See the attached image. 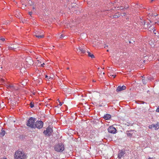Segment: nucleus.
Listing matches in <instances>:
<instances>
[{"instance_id": "obj_1", "label": "nucleus", "mask_w": 159, "mask_h": 159, "mask_svg": "<svg viewBox=\"0 0 159 159\" xmlns=\"http://www.w3.org/2000/svg\"><path fill=\"white\" fill-rule=\"evenodd\" d=\"M14 157L15 159H26V155L23 152L17 151L15 152Z\"/></svg>"}, {"instance_id": "obj_2", "label": "nucleus", "mask_w": 159, "mask_h": 159, "mask_svg": "<svg viewBox=\"0 0 159 159\" xmlns=\"http://www.w3.org/2000/svg\"><path fill=\"white\" fill-rule=\"evenodd\" d=\"M54 150L58 152H61L64 150V146L62 143H59L54 147Z\"/></svg>"}, {"instance_id": "obj_3", "label": "nucleus", "mask_w": 159, "mask_h": 159, "mask_svg": "<svg viewBox=\"0 0 159 159\" xmlns=\"http://www.w3.org/2000/svg\"><path fill=\"white\" fill-rule=\"evenodd\" d=\"M35 118H34L32 117H30L27 121V126L30 127L32 128H34L35 121Z\"/></svg>"}, {"instance_id": "obj_4", "label": "nucleus", "mask_w": 159, "mask_h": 159, "mask_svg": "<svg viewBox=\"0 0 159 159\" xmlns=\"http://www.w3.org/2000/svg\"><path fill=\"white\" fill-rule=\"evenodd\" d=\"M53 132V130L50 126H48L46 129V130H44L43 133L45 135L47 136H50Z\"/></svg>"}, {"instance_id": "obj_5", "label": "nucleus", "mask_w": 159, "mask_h": 159, "mask_svg": "<svg viewBox=\"0 0 159 159\" xmlns=\"http://www.w3.org/2000/svg\"><path fill=\"white\" fill-rule=\"evenodd\" d=\"M34 128H37L39 129L42 128L43 126V122L42 121H37L35 124Z\"/></svg>"}, {"instance_id": "obj_6", "label": "nucleus", "mask_w": 159, "mask_h": 159, "mask_svg": "<svg viewBox=\"0 0 159 159\" xmlns=\"http://www.w3.org/2000/svg\"><path fill=\"white\" fill-rule=\"evenodd\" d=\"M149 128L150 129H154L155 130H157L159 129V123L157 122L156 124H152L149 125Z\"/></svg>"}, {"instance_id": "obj_7", "label": "nucleus", "mask_w": 159, "mask_h": 159, "mask_svg": "<svg viewBox=\"0 0 159 159\" xmlns=\"http://www.w3.org/2000/svg\"><path fill=\"white\" fill-rule=\"evenodd\" d=\"M108 131L110 133L115 134L116 133V129L114 127L111 126L108 128Z\"/></svg>"}, {"instance_id": "obj_8", "label": "nucleus", "mask_w": 159, "mask_h": 159, "mask_svg": "<svg viewBox=\"0 0 159 159\" xmlns=\"http://www.w3.org/2000/svg\"><path fill=\"white\" fill-rule=\"evenodd\" d=\"M7 88L11 91L12 92L14 90H17V89L12 84H9L7 85Z\"/></svg>"}, {"instance_id": "obj_9", "label": "nucleus", "mask_w": 159, "mask_h": 159, "mask_svg": "<svg viewBox=\"0 0 159 159\" xmlns=\"http://www.w3.org/2000/svg\"><path fill=\"white\" fill-rule=\"evenodd\" d=\"M126 88V87L125 86H119L117 87V88L116 89V92H119L122 90H125Z\"/></svg>"}, {"instance_id": "obj_10", "label": "nucleus", "mask_w": 159, "mask_h": 159, "mask_svg": "<svg viewBox=\"0 0 159 159\" xmlns=\"http://www.w3.org/2000/svg\"><path fill=\"white\" fill-rule=\"evenodd\" d=\"M134 130H129L127 131L126 134L127 136L129 137H131L133 134V132Z\"/></svg>"}, {"instance_id": "obj_11", "label": "nucleus", "mask_w": 159, "mask_h": 159, "mask_svg": "<svg viewBox=\"0 0 159 159\" xmlns=\"http://www.w3.org/2000/svg\"><path fill=\"white\" fill-rule=\"evenodd\" d=\"M125 153V152L124 151L120 150V151L118 153V157L119 159L121 158L123 156Z\"/></svg>"}, {"instance_id": "obj_12", "label": "nucleus", "mask_w": 159, "mask_h": 159, "mask_svg": "<svg viewBox=\"0 0 159 159\" xmlns=\"http://www.w3.org/2000/svg\"><path fill=\"white\" fill-rule=\"evenodd\" d=\"M5 39L2 36H0V44H3L5 42Z\"/></svg>"}, {"instance_id": "obj_13", "label": "nucleus", "mask_w": 159, "mask_h": 159, "mask_svg": "<svg viewBox=\"0 0 159 159\" xmlns=\"http://www.w3.org/2000/svg\"><path fill=\"white\" fill-rule=\"evenodd\" d=\"M148 30L151 32L152 31L155 34H156V32H154V31H156V30L155 29V28L153 26H151L150 27H149Z\"/></svg>"}, {"instance_id": "obj_14", "label": "nucleus", "mask_w": 159, "mask_h": 159, "mask_svg": "<svg viewBox=\"0 0 159 159\" xmlns=\"http://www.w3.org/2000/svg\"><path fill=\"white\" fill-rule=\"evenodd\" d=\"M103 118L106 120H108L111 118V116L109 114H106L104 116Z\"/></svg>"}, {"instance_id": "obj_15", "label": "nucleus", "mask_w": 159, "mask_h": 159, "mask_svg": "<svg viewBox=\"0 0 159 159\" xmlns=\"http://www.w3.org/2000/svg\"><path fill=\"white\" fill-rule=\"evenodd\" d=\"M79 50L81 52V53H84L86 52V51L85 50V49L84 48H81L80 47H79L78 48Z\"/></svg>"}, {"instance_id": "obj_16", "label": "nucleus", "mask_w": 159, "mask_h": 159, "mask_svg": "<svg viewBox=\"0 0 159 159\" xmlns=\"http://www.w3.org/2000/svg\"><path fill=\"white\" fill-rule=\"evenodd\" d=\"M5 131L2 128L1 130V131L0 132V135L3 136L5 135Z\"/></svg>"}, {"instance_id": "obj_17", "label": "nucleus", "mask_w": 159, "mask_h": 159, "mask_svg": "<svg viewBox=\"0 0 159 159\" xmlns=\"http://www.w3.org/2000/svg\"><path fill=\"white\" fill-rule=\"evenodd\" d=\"M87 53H88V56L92 58H94V56L92 54H91L90 52H89L88 51H87Z\"/></svg>"}, {"instance_id": "obj_18", "label": "nucleus", "mask_w": 159, "mask_h": 159, "mask_svg": "<svg viewBox=\"0 0 159 159\" xmlns=\"http://www.w3.org/2000/svg\"><path fill=\"white\" fill-rule=\"evenodd\" d=\"M34 35L37 38H43L44 37V35L43 34L41 35L39 34H35Z\"/></svg>"}, {"instance_id": "obj_19", "label": "nucleus", "mask_w": 159, "mask_h": 159, "mask_svg": "<svg viewBox=\"0 0 159 159\" xmlns=\"http://www.w3.org/2000/svg\"><path fill=\"white\" fill-rule=\"evenodd\" d=\"M142 25H144V28H146V26L145 25H146L147 26V24H146V23L144 22H144L142 23Z\"/></svg>"}, {"instance_id": "obj_20", "label": "nucleus", "mask_w": 159, "mask_h": 159, "mask_svg": "<svg viewBox=\"0 0 159 159\" xmlns=\"http://www.w3.org/2000/svg\"><path fill=\"white\" fill-rule=\"evenodd\" d=\"M9 23H10V22L9 21H5L3 22V24L7 25V24H9Z\"/></svg>"}, {"instance_id": "obj_21", "label": "nucleus", "mask_w": 159, "mask_h": 159, "mask_svg": "<svg viewBox=\"0 0 159 159\" xmlns=\"http://www.w3.org/2000/svg\"><path fill=\"white\" fill-rule=\"evenodd\" d=\"M34 103L32 102H31L30 103V107L31 108H33L34 107Z\"/></svg>"}, {"instance_id": "obj_22", "label": "nucleus", "mask_w": 159, "mask_h": 159, "mask_svg": "<svg viewBox=\"0 0 159 159\" xmlns=\"http://www.w3.org/2000/svg\"><path fill=\"white\" fill-rule=\"evenodd\" d=\"M110 77H113V78H114L116 77V75H110Z\"/></svg>"}, {"instance_id": "obj_23", "label": "nucleus", "mask_w": 159, "mask_h": 159, "mask_svg": "<svg viewBox=\"0 0 159 159\" xmlns=\"http://www.w3.org/2000/svg\"><path fill=\"white\" fill-rule=\"evenodd\" d=\"M64 37V35L63 34H61L60 35V36L59 37V38L60 39Z\"/></svg>"}, {"instance_id": "obj_24", "label": "nucleus", "mask_w": 159, "mask_h": 159, "mask_svg": "<svg viewBox=\"0 0 159 159\" xmlns=\"http://www.w3.org/2000/svg\"><path fill=\"white\" fill-rule=\"evenodd\" d=\"M57 101L59 102V105L60 106H61L62 105V103L59 100H58Z\"/></svg>"}, {"instance_id": "obj_25", "label": "nucleus", "mask_w": 159, "mask_h": 159, "mask_svg": "<svg viewBox=\"0 0 159 159\" xmlns=\"http://www.w3.org/2000/svg\"><path fill=\"white\" fill-rule=\"evenodd\" d=\"M156 111L157 112H159V107H158L157 109H156Z\"/></svg>"}, {"instance_id": "obj_26", "label": "nucleus", "mask_w": 159, "mask_h": 159, "mask_svg": "<svg viewBox=\"0 0 159 159\" xmlns=\"http://www.w3.org/2000/svg\"><path fill=\"white\" fill-rule=\"evenodd\" d=\"M44 63H43L42 64H41L40 66H41V67H43L44 66Z\"/></svg>"}, {"instance_id": "obj_27", "label": "nucleus", "mask_w": 159, "mask_h": 159, "mask_svg": "<svg viewBox=\"0 0 159 159\" xmlns=\"http://www.w3.org/2000/svg\"><path fill=\"white\" fill-rule=\"evenodd\" d=\"M45 78H47L48 79H50V77H48L47 75H46L45 76Z\"/></svg>"}, {"instance_id": "obj_28", "label": "nucleus", "mask_w": 159, "mask_h": 159, "mask_svg": "<svg viewBox=\"0 0 159 159\" xmlns=\"http://www.w3.org/2000/svg\"><path fill=\"white\" fill-rule=\"evenodd\" d=\"M8 49H11V50H12V49H13V48L12 47H8Z\"/></svg>"}, {"instance_id": "obj_29", "label": "nucleus", "mask_w": 159, "mask_h": 159, "mask_svg": "<svg viewBox=\"0 0 159 159\" xmlns=\"http://www.w3.org/2000/svg\"><path fill=\"white\" fill-rule=\"evenodd\" d=\"M33 9H35V7L34 6H33Z\"/></svg>"}, {"instance_id": "obj_30", "label": "nucleus", "mask_w": 159, "mask_h": 159, "mask_svg": "<svg viewBox=\"0 0 159 159\" xmlns=\"http://www.w3.org/2000/svg\"><path fill=\"white\" fill-rule=\"evenodd\" d=\"M32 14V12H29V14L30 15H31Z\"/></svg>"}, {"instance_id": "obj_31", "label": "nucleus", "mask_w": 159, "mask_h": 159, "mask_svg": "<svg viewBox=\"0 0 159 159\" xmlns=\"http://www.w3.org/2000/svg\"><path fill=\"white\" fill-rule=\"evenodd\" d=\"M108 76L110 77V75H111V73H110L109 72H108Z\"/></svg>"}, {"instance_id": "obj_32", "label": "nucleus", "mask_w": 159, "mask_h": 159, "mask_svg": "<svg viewBox=\"0 0 159 159\" xmlns=\"http://www.w3.org/2000/svg\"><path fill=\"white\" fill-rule=\"evenodd\" d=\"M144 103L143 102H141V103H140V104H144Z\"/></svg>"}, {"instance_id": "obj_33", "label": "nucleus", "mask_w": 159, "mask_h": 159, "mask_svg": "<svg viewBox=\"0 0 159 159\" xmlns=\"http://www.w3.org/2000/svg\"><path fill=\"white\" fill-rule=\"evenodd\" d=\"M123 9V7H121V9Z\"/></svg>"}, {"instance_id": "obj_34", "label": "nucleus", "mask_w": 159, "mask_h": 159, "mask_svg": "<svg viewBox=\"0 0 159 159\" xmlns=\"http://www.w3.org/2000/svg\"><path fill=\"white\" fill-rule=\"evenodd\" d=\"M148 159H152V158H151L150 157H149L148 158Z\"/></svg>"}, {"instance_id": "obj_35", "label": "nucleus", "mask_w": 159, "mask_h": 159, "mask_svg": "<svg viewBox=\"0 0 159 159\" xmlns=\"http://www.w3.org/2000/svg\"><path fill=\"white\" fill-rule=\"evenodd\" d=\"M0 159H7L6 158L4 157L3 158Z\"/></svg>"}, {"instance_id": "obj_36", "label": "nucleus", "mask_w": 159, "mask_h": 159, "mask_svg": "<svg viewBox=\"0 0 159 159\" xmlns=\"http://www.w3.org/2000/svg\"><path fill=\"white\" fill-rule=\"evenodd\" d=\"M93 82H95V81H94V80H93Z\"/></svg>"}, {"instance_id": "obj_37", "label": "nucleus", "mask_w": 159, "mask_h": 159, "mask_svg": "<svg viewBox=\"0 0 159 159\" xmlns=\"http://www.w3.org/2000/svg\"><path fill=\"white\" fill-rule=\"evenodd\" d=\"M142 7L141 6H140L139 7Z\"/></svg>"}, {"instance_id": "obj_38", "label": "nucleus", "mask_w": 159, "mask_h": 159, "mask_svg": "<svg viewBox=\"0 0 159 159\" xmlns=\"http://www.w3.org/2000/svg\"><path fill=\"white\" fill-rule=\"evenodd\" d=\"M107 52H108V50H107Z\"/></svg>"}]
</instances>
